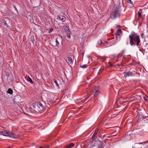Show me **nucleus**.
<instances>
[{"instance_id": "nucleus-1", "label": "nucleus", "mask_w": 148, "mask_h": 148, "mask_svg": "<svg viewBox=\"0 0 148 148\" xmlns=\"http://www.w3.org/2000/svg\"><path fill=\"white\" fill-rule=\"evenodd\" d=\"M129 38L130 43L131 46L135 45L136 43L137 46H140V40L139 35L133 32L129 35Z\"/></svg>"}, {"instance_id": "nucleus-2", "label": "nucleus", "mask_w": 148, "mask_h": 148, "mask_svg": "<svg viewBox=\"0 0 148 148\" xmlns=\"http://www.w3.org/2000/svg\"><path fill=\"white\" fill-rule=\"evenodd\" d=\"M114 8L110 15V18L112 19L119 17L121 12L118 6L114 5Z\"/></svg>"}, {"instance_id": "nucleus-3", "label": "nucleus", "mask_w": 148, "mask_h": 148, "mask_svg": "<svg viewBox=\"0 0 148 148\" xmlns=\"http://www.w3.org/2000/svg\"><path fill=\"white\" fill-rule=\"evenodd\" d=\"M0 134L4 136H9L12 138H17V136L15 134L10 132H8L7 131H0Z\"/></svg>"}, {"instance_id": "nucleus-4", "label": "nucleus", "mask_w": 148, "mask_h": 148, "mask_svg": "<svg viewBox=\"0 0 148 148\" xmlns=\"http://www.w3.org/2000/svg\"><path fill=\"white\" fill-rule=\"evenodd\" d=\"M104 145H105V144L101 143V142L100 140H97L94 142L93 146H95L96 147H97V148L98 147L99 148H102Z\"/></svg>"}, {"instance_id": "nucleus-5", "label": "nucleus", "mask_w": 148, "mask_h": 148, "mask_svg": "<svg viewBox=\"0 0 148 148\" xmlns=\"http://www.w3.org/2000/svg\"><path fill=\"white\" fill-rule=\"evenodd\" d=\"M99 87L97 86L94 87L93 89L92 90V93L96 97L99 95Z\"/></svg>"}, {"instance_id": "nucleus-6", "label": "nucleus", "mask_w": 148, "mask_h": 148, "mask_svg": "<svg viewBox=\"0 0 148 148\" xmlns=\"http://www.w3.org/2000/svg\"><path fill=\"white\" fill-rule=\"evenodd\" d=\"M121 33V30L120 29H118L117 31L116 34V39L117 40L120 39V34Z\"/></svg>"}, {"instance_id": "nucleus-7", "label": "nucleus", "mask_w": 148, "mask_h": 148, "mask_svg": "<svg viewBox=\"0 0 148 148\" xmlns=\"http://www.w3.org/2000/svg\"><path fill=\"white\" fill-rule=\"evenodd\" d=\"M146 118H147V116L145 117L142 114H138V119L139 120V121L143 120L144 119H145Z\"/></svg>"}, {"instance_id": "nucleus-8", "label": "nucleus", "mask_w": 148, "mask_h": 148, "mask_svg": "<svg viewBox=\"0 0 148 148\" xmlns=\"http://www.w3.org/2000/svg\"><path fill=\"white\" fill-rule=\"evenodd\" d=\"M132 73H133L131 72L130 71H129L127 72L124 73V76L125 77V78L127 77H129L130 76H132Z\"/></svg>"}, {"instance_id": "nucleus-9", "label": "nucleus", "mask_w": 148, "mask_h": 148, "mask_svg": "<svg viewBox=\"0 0 148 148\" xmlns=\"http://www.w3.org/2000/svg\"><path fill=\"white\" fill-rule=\"evenodd\" d=\"M98 129H97L94 131V133L91 138V139H92V140H93L95 138L98 132Z\"/></svg>"}, {"instance_id": "nucleus-10", "label": "nucleus", "mask_w": 148, "mask_h": 148, "mask_svg": "<svg viewBox=\"0 0 148 148\" xmlns=\"http://www.w3.org/2000/svg\"><path fill=\"white\" fill-rule=\"evenodd\" d=\"M37 106L40 110H42L44 108V106L40 102H39L37 104Z\"/></svg>"}, {"instance_id": "nucleus-11", "label": "nucleus", "mask_w": 148, "mask_h": 148, "mask_svg": "<svg viewBox=\"0 0 148 148\" xmlns=\"http://www.w3.org/2000/svg\"><path fill=\"white\" fill-rule=\"evenodd\" d=\"M1 24L2 25H3V26H5L6 27H8V24L6 23V21L4 19H2L1 21Z\"/></svg>"}, {"instance_id": "nucleus-12", "label": "nucleus", "mask_w": 148, "mask_h": 148, "mask_svg": "<svg viewBox=\"0 0 148 148\" xmlns=\"http://www.w3.org/2000/svg\"><path fill=\"white\" fill-rule=\"evenodd\" d=\"M98 44L99 45H101L102 46H104L105 44L101 40H99L98 42Z\"/></svg>"}, {"instance_id": "nucleus-13", "label": "nucleus", "mask_w": 148, "mask_h": 148, "mask_svg": "<svg viewBox=\"0 0 148 148\" xmlns=\"http://www.w3.org/2000/svg\"><path fill=\"white\" fill-rule=\"evenodd\" d=\"M55 42L56 43L55 47H57V48H58L59 46L60 43L58 40V38H56Z\"/></svg>"}, {"instance_id": "nucleus-14", "label": "nucleus", "mask_w": 148, "mask_h": 148, "mask_svg": "<svg viewBox=\"0 0 148 148\" xmlns=\"http://www.w3.org/2000/svg\"><path fill=\"white\" fill-rule=\"evenodd\" d=\"M68 61L71 64H72L73 63V61L72 58L70 57H68Z\"/></svg>"}, {"instance_id": "nucleus-15", "label": "nucleus", "mask_w": 148, "mask_h": 148, "mask_svg": "<svg viewBox=\"0 0 148 148\" xmlns=\"http://www.w3.org/2000/svg\"><path fill=\"white\" fill-rule=\"evenodd\" d=\"M64 31L66 33L69 32H70V30L69 29V28L68 27L66 26L65 27V28H64Z\"/></svg>"}, {"instance_id": "nucleus-16", "label": "nucleus", "mask_w": 148, "mask_h": 148, "mask_svg": "<svg viewBox=\"0 0 148 148\" xmlns=\"http://www.w3.org/2000/svg\"><path fill=\"white\" fill-rule=\"evenodd\" d=\"M7 92L10 94H12L13 93V90L11 88H9L7 91Z\"/></svg>"}, {"instance_id": "nucleus-17", "label": "nucleus", "mask_w": 148, "mask_h": 148, "mask_svg": "<svg viewBox=\"0 0 148 148\" xmlns=\"http://www.w3.org/2000/svg\"><path fill=\"white\" fill-rule=\"evenodd\" d=\"M27 80L29 82L31 83H33V81L31 78L29 77L27 78Z\"/></svg>"}, {"instance_id": "nucleus-18", "label": "nucleus", "mask_w": 148, "mask_h": 148, "mask_svg": "<svg viewBox=\"0 0 148 148\" xmlns=\"http://www.w3.org/2000/svg\"><path fill=\"white\" fill-rule=\"evenodd\" d=\"M70 33L71 32H69L67 33V37L69 38L70 39L71 38V36H70Z\"/></svg>"}, {"instance_id": "nucleus-19", "label": "nucleus", "mask_w": 148, "mask_h": 148, "mask_svg": "<svg viewBox=\"0 0 148 148\" xmlns=\"http://www.w3.org/2000/svg\"><path fill=\"white\" fill-rule=\"evenodd\" d=\"M80 67L82 68H87V66L86 64L80 65Z\"/></svg>"}, {"instance_id": "nucleus-20", "label": "nucleus", "mask_w": 148, "mask_h": 148, "mask_svg": "<svg viewBox=\"0 0 148 148\" xmlns=\"http://www.w3.org/2000/svg\"><path fill=\"white\" fill-rule=\"evenodd\" d=\"M53 81H54V82L55 83V84H56V86L58 87H59V85L58 83V82H57V81L55 79H54Z\"/></svg>"}, {"instance_id": "nucleus-21", "label": "nucleus", "mask_w": 148, "mask_h": 148, "mask_svg": "<svg viewBox=\"0 0 148 148\" xmlns=\"http://www.w3.org/2000/svg\"><path fill=\"white\" fill-rule=\"evenodd\" d=\"M65 20L66 18L65 17L62 16L60 20L62 21V22H64L65 21Z\"/></svg>"}, {"instance_id": "nucleus-22", "label": "nucleus", "mask_w": 148, "mask_h": 148, "mask_svg": "<svg viewBox=\"0 0 148 148\" xmlns=\"http://www.w3.org/2000/svg\"><path fill=\"white\" fill-rule=\"evenodd\" d=\"M138 18H142L143 17L140 13L139 11L138 13Z\"/></svg>"}, {"instance_id": "nucleus-23", "label": "nucleus", "mask_w": 148, "mask_h": 148, "mask_svg": "<svg viewBox=\"0 0 148 148\" xmlns=\"http://www.w3.org/2000/svg\"><path fill=\"white\" fill-rule=\"evenodd\" d=\"M86 37H83L82 39V41L83 42H84L85 41H86L87 40H86Z\"/></svg>"}, {"instance_id": "nucleus-24", "label": "nucleus", "mask_w": 148, "mask_h": 148, "mask_svg": "<svg viewBox=\"0 0 148 148\" xmlns=\"http://www.w3.org/2000/svg\"><path fill=\"white\" fill-rule=\"evenodd\" d=\"M106 137V138H110V136H107L105 134V135H103V136L102 137V138L103 139H104L105 137Z\"/></svg>"}, {"instance_id": "nucleus-25", "label": "nucleus", "mask_w": 148, "mask_h": 148, "mask_svg": "<svg viewBox=\"0 0 148 148\" xmlns=\"http://www.w3.org/2000/svg\"><path fill=\"white\" fill-rule=\"evenodd\" d=\"M128 3H130V4L133 5V2L131 1V0H126Z\"/></svg>"}, {"instance_id": "nucleus-26", "label": "nucleus", "mask_w": 148, "mask_h": 148, "mask_svg": "<svg viewBox=\"0 0 148 148\" xmlns=\"http://www.w3.org/2000/svg\"><path fill=\"white\" fill-rule=\"evenodd\" d=\"M148 143V140L147 141L142 142H140V143H138V144H143L144 143L146 144L147 143Z\"/></svg>"}, {"instance_id": "nucleus-27", "label": "nucleus", "mask_w": 148, "mask_h": 148, "mask_svg": "<svg viewBox=\"0 0 148 148\" xmlns=\"http://www.w3.org/2000/svg\"><path fill=\"white\" fill-rule=\"evenodd\" d=\"M103 42H104V44H105V46L104 47H106V44L107 45L108 44V42L107 41H105Z\"/></svg>"}, {"instance_id": "nucleus-28", "label": "nucleus", "mask_w": 148, "mask_h": 148, "mask_svg": "<svg viewBox=\"0 0 148 148\" xmlns=\"http://www.w3.org/2000/svg\"><path fill=\"white\" fill-rule=\"evenodd\" d=\"M53 28L51 27L48 32L49 33H51L53 31Z\"/></svg>"}, {"instance_id": "nucleus-29", "label": "nucleus", "mask_w": 148, "mask_h": 148, "mask_svg": "<svg viewBox=\"0 0 148 148\" xmlns=\"http://www.w3.org/2000/svg\"><path fill=\"white\" fill-rule=\"evenodd\" d=\"M141 36L142 38H145V34H141Z\"/></svg>"}, {"instance_id": "nucleus-30", "label": "nucleus", "mask_w": 148, "mask_h": 148, "mask_svg": "<svg viewBox=\"0 0 148 148\" xmlns=\"http://www.w3.org/2000/svg\"><path fill=\"white\" fill-rule=\"evenodd\" d=\"M69 145H70L71 147H73L74 146V144L73 143H71Z\"/></svg>"}, {"instance_id": "nucleus-31", "label": "nucleus", "mask_w": 148, "mask_h": 148, "mask_svg": "<svg viewBox=\"0 0 148 148\" xmlns=\"http://www.w3.org/2000/svg\"><path fill=\"white\" fill-rule=\"evenodd\" d=\"M144 100L146 101H148V100L147 98L145 97H143Z\"/></svg>"}, {"instance_id": "nucleus-32", "label": "nucleus", "mask_w": 148, "mask_h": 148, "mask_svg": "<svg viewBox=\"0 0 148 148\" xmlns=\"http://www.w3.org/2000/svg\"><path fill=\"white\" fill-rule=\"evenodd\" d=\"M106 140H108V139H106H106H105V140H104V141H103V142H102V143H102V144H103V143H104V144H105H105H106Z\"/></svg>"}, {"instance_id": "nucleus-33", "label": "nucleus", "mask_w": 148, "mask_h": 148, "mask_svg": "<svg viewBox=\"0 0 148 148\" xmlns=\"http://www.w3.org/2000/svg\"><path fill=\"white\" fill-rule=\"evenodd\" d=\"M89 148H97V147H96L95 146H94L92 145L90 146Z\"/></svg>"}, {"instance_id": "nucleus-34", "label": "nucleus", "mask_w": 148, "mask_h": 148, "mask_svg": "<svg viewBox=\"0 0 148 148\" xmlns=\"http://www.w3.org/2000/svg\"><path fill=\"white\" fill-rule=\"evenodd\" d=\"M62 16H58L57 18L60 20V19L62 18Z\"/></svg>"}, {"instance_id": "nucleus-35", "label": "nucleus", "mask_w": 148, "mask_h": 148, "mask_svg": "<svg viewBox=\"0 0 148 148\" xmlns=\"http://www.w3.org/2000/svg\"><path fill=\"white\" fill-rule=\"evenodd\" d=\"M108 64H109V66L112 67V65L109 62H108Z\"/></svg>"}, {"instance_id": "nucleus-36", "label": "nucleus", "mask_w": 148, "mask_h": 148, "mask_svg": "<svg viewBox=\"0 0 148 148\" xmlns=\"http://www.w3.org/2000/svg\"><path fill=\"white\" fill-rule=\"evenodd\" d=\"M143 120H144V121L146 122L148 120V119H147V118H146L145 119H144Z\"/></svg>"}, {"instance_id": "nucleus-37", "label": "nucleus", "mask_w": 148, "mask_h": 148, "mask_svg": "<svg viewBox=\"0 0 148 148\" xmlns=\"http://www.w3.org/2000/svg\"><path fill=\"white\" fill-rule=\"evenodd\" d=\"M71 147L70 145L67 146L66 148H71Z\"/></svg>"}, {"instance_id": "nucleus-38", "label": "nucleus", "mask_w": 148, "mask_h": 148, "mask_svg": "<svg viewBox=\"0 0 148 148\" xmlns=\"http://www.w3.org/2000/svg\"><path fill=\"white\" fill-rule=\"evenodd\" d=\"M117 65L118 66H120L121 65V64H117Z\"/></svg>"}, {"instance_id": "nucleus-39", "label": "nucleus", "mask_w": 148, "mask_h": 148, "mask_svg": "<svg viewBox=\"0 0 148 148\" xmlns=\"http://www.w3.org/2000/svg\"><path fill=\"white\" fill-rule=\"evenodd\" d=\"M14 8H15V9L16 10V9H16V7L15 6H14Z\"/></svg>"}, {"instance_id": "nucleus-40", "label": "nucleus", "mask_w": 148, "mask_h": 148, "mask_svg": "<svg viewBox=\"0 0 148 148\" xmlns=\"http://www.w3.org/2000/svg\"><path fill=\"white\" fill-rule=\"evenodd\" d=\"M120 26L119 25H117V27H119Z\"/></svg>"}, {"instance_id": "nucleus-41", "label": "nucleus", "mask_w": 148, "mask_h": 148, "mask_svg": "<svg viewBox=\"0 0 148 148\" xmlns=\"http://www.w3.org/2000/svg\"><path fill=\"white\" fill-rule=\"evenodd\" d=\"M134 73H132V76L134 75Z\"/></svg>"}, {"instance_id": "nucleus-42", "label": "nucleus", "mask_w": 148, "mask_h": 148, "mask_svg": "<svg viewBox=\"0 0 148 148\" xmlns=\"http://www.w3.org/2000/svg\"><path fill=\"white\" fill-rule=\"evenodd\" d=\"M8 148H11L10 147H8Z\"/></svg>"}, {"instance_id": "nucleus-43", "label": "nucleus", "mask_w": 148, "mask_h": 148, "mask_svg": "<svg viewBox=\"0 0 148 148\" xmlns=\"http://www.w3.org/2000/svg\"><path fill=\"white\" fill-rule=\"evenodd\" d=\"M136 73H137H137H138L137 72H136Z\"/></svg>"}, {"instance_id": "nucleus-44", "label": "nucleus", "mask_w": 148, "mask_h": 148, "mask_svg": "<svg viewBox=\"0 0 148 148\" xmlns=\"http://www.w3.org/2000/svg\"><path fill=\"white\" fill-rule=\"evenodd\" d=\"M139 97L140 98H141V97L140 96H139Z\"/></svg>"}, {"instance_id": "nucleus-45", "label": "nucleus", "mask_w": 148, "mask_h": 148, "mask_svg": "<svg viewBox=\"0 0 148 148\" xmlns=\"http://www.w3.org/2000/svg\"><path fill=\"white\" fill-rule=\"evenodd\" d=\"M82 54H84V53H82Z\"/></svg>"}]
</instances>
